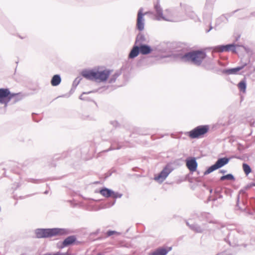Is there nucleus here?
Returning a JSON list of instances; mask_svg holds the SVG:
<instances>
[{
  "label": "nucleus",
  "mask_w": 255,
  "mask_h": 255,
  "mask_svg": "<svg viewBox=\"0 0 255 255\" xmlns=\"http://www.w3.org/2000/svg\"><path fill=\"white\" fill-rule=\"evenodd\" d=\"M111 71L109 70H100L97 69L85 70L82 72V75L88 80L97 82L106 81L109 77Z\"/></svg>",
  "instance_id": "1"
},
{
  "label": "nucleus",
  "mask_w": 255,
  "mask_h": 255,
  "mask_svg": "<svg viewBox=\"0 0 255 255\" xmlns=\"http://www.w3.org/2000/svg\"><path fill=\"white\" fill-rule=\"evenodd\" d=\"M206 57V54L204 52L196 50L186 53L182 57V60L184 62H189L200 66Z\"/></svg>",
  "instance_id": "2"
},
{
  "label": "nucleus",
  "mask_w": 255,
  "mask_h": 255,
  "mask_svg": "<svg viewBox=\"0 0 255 255\" xmlns=\"http://www.w3.org/2000/svg\"><path fill=\"white\" fill-rule=\"evenodd\" d=\"M35 233L38 238H50L57 235H66L69 233L68 230L65 229H37Z\"/></svg>",
  "instance_id": "3"
},
{
  "label": "nucleus",
  "mask_w": 255,
  "mask_h": 255,
  "mask_svg": "<svg viewBox=\"0 0 255 255\" xmlns=\"http://www.w3.org/2000/svg\"><path fill=\"white\" fill-rule=\"evenodd\" d=\"M154 8L156 11L155 18L157 20L168 21H176L177 20L171 9H166L163 11L158 3L154 5Z\"/></svg>",
  "instance_id": "4"
},
{
  "label": "nucleus",
  "mask_w": 255,
  "mask_h": 255,
  "mask_svg": "<svg viewBox=\"0 0 255 255\" xmlns=\"http://www.w3.org/2000/svg\"><path fill=\"white\" fill-rule=\"evenodd\" d=\"M19 96L18 94L11 93L8 89H0V104L3 105L5 108L8 103L15 97Z\"/></svg>",
  "instance_id": "5"
},
{
  "label": "nucleus",
  "mask_w": 255,
  "mask_h": 255,
  "mask_svg": "<svg viewBox=\"0 0 255 255\" xmlns=\"http://www.w3.org/2000/svg\"><path fill=\"white\" fill-rule=\"evenodd\" d=\"M209 129L208 125L199 126L188 132V135L191 138H199L206 134Z\"/></svg>",
  "instance_id": "6"
},
{
  "label": "nucleus",
  "mask_w": 255,
  "mask_h": 255,
  "mask_svg": "<svg viewBox=\"0 0 255 255\" xmlns=\"http://www.w3.org/2000/svg\"><path fill=\"white\" fill-rule=\"evenodd\" d=\"M241 48L244 50L246 48L244 46H240L234 44H227L226 45H219L214 48V50L217 52H224V51H232L234 53H237V50Z\"/></svg>",
  "instance_id": "7"
},
{
  "label": "nucleus",
  "mask_w": 255,
  "mask_h": 255,
  "mask_svg": "<svg viewBox=\"0 0 255 255\" xmlns=\"http://www.w3.org/2000/svg\"><path fill=\"white\" fill-rule=\"evenodd\" d=\"M173 170L171 165H167L162 170L154 177V180L158 183H162Z\"/></svg>",
  "instance_id": "8"
},
{
  "label": "nucleus",
  "mask_w": 255,
  "mask_h": 255,
  "mask_svg": "<svg viewBox=\"0 0 255 255\" xmlns=\"http://www.w3.org/2000/svg\"><path fill=\"white\" fill-rule=\"evenodd\" d=\"M229 161V159L227 157L219 158L213 165L209 167L204 172L205 175L208 174L215 170L220 168L227 164Z\"/></svg>",
  "instance_id": "9"
},
{
  "label": "nucleus",
  "mask_w": 255,
  "mask_h": 255,
  "mask_svg": "<svg viewBox=\"0 0 255 255\" xmlns=\"http://www.w3.org/2000/svg\"><path fill=\"white\" fill-rule=\"evenodd\" d=\"M146 13L147 12H143V8H139L137 12L136 27L139 31H141L144 29L145 19L144 16Z\"/></svg>",
  "instance_id": "10"
},
{
  "label": "nucleus",
  "mask_w": 255,
  "mask_h": 255,
  "mask_svg": "<svg viewBox=\"0 0 255 255\" xmlns=\"http://www.w3.org/2000/svg\"><path fill=\"white\" fill-rule=\"evenodd\" d=\"M186 165L191 172H194L197 170L198 163L194 157L187 158L186 160Z\"/></svg>",
  "instance_id": "11"
},
{
  "label": "nucleus",
  "mask_w": 255,
  "mask_h": 255,
  "mask_svg": "<svg viewBox=\"0 0 255 255\" xmlns=\"http://www.w3.org/2000/svg\"><path fill=\"white\" fill-rule=\"evenodd\" d=\"M171 250V248L168 249L165 248H159L151 253V255H166Z\"/></svg>",
  "instance_id": "12"
},
{
  "label": "nucleus",
  "mask_w": 255,
  "mask_h": 255,
  "mask_svg": "<svg viewBox=\"0 0 255 255\" xmlns=\"http://www.w3.org/2000/svg\"><path fill=\"white\" fill-rule=\"evenodd\" d=\"M140 52L143 55H146L150 53L152 51L151 47L145 44H141L139 47Z\"/></svg>",
  "instance_id": "13"
},
{
  "label": "nucleus",
  "mask_w": 255,
  "mask_h": 255,
  "mask_svg": "<svg viewBox=\"0 0 255 255\" xmlns=\"http://www.w3.org/2000/svg\"><path fill=\"white\" fill-rule=\"evenodd\" d=\"M140 52L139 47L137 46H134L130 51L128 57L129 58H134L136 57Z\"/></svg>",
  "instance_id": "14"
},
{
  "label": "nucleus",
  "mask_w": 255,
  "mask_h": 255,
  "mask_svg": "<svg viewBox=\"0 0 255 255\" xmlns=\"http://www.w3.org/2000/svg\"><path fill=\"white\" fill-rule=\"evenodd\" d=\"M99 193L104 197L108 198L111 197L113 193V190L107 188H104L100 190Z\"/></svg>",
  "instance_id": "15"
},
{
  "label": "nucleus",
  "mask_w": 255,
  "mask_h": 255,
  "mask_svg": "<svg viewBox=\"0 0 255 255\" xmlns=\"http://www.w3.org/2000/svg\"><path fill=\"white\" fill-rule=\"evenodd\" d=\"M187 225L190 227L191 229L198 233H201L204 230V228L199 226L197 224H190L189 223L187 222Z\"/></svg>",
  "instance_id": "16"
},
{
  "label": "nucleus",
  "mask_w": 255,
  "mask_h": 255,
  "mask_svg": "<svg viewBox=\"0 0 255 255\" xmlns=\"http://www.w3.org/2000/svg\"><path fill=\"white\" fill-rule=\"evenodd\" d=\"M76 240V238L74 236H69L66 238L63 242V246L64 247H67L72 243H73Z\"/></svg>",
  "instance_id": "17"
},
{
  "label": "nucleus",
  "mask_w": 255,
  "mask_h": 255,
  "mask_svg": "<svg viewBox=\"0 0 255 255\" xmlns=\"http://www.w3.org/2000/svg\"><path fill=\"white\" fill-rule=\"evenodd\" d=\"M61 79L59 75H55L52 78L51 84L53 86H58L61 82Z\"/></svg>",
  "instance_id": "18"
},
{
  "label": "nucleus",
  "mask_w": 255,
  "mask_h": 255,
  "mask_svg": "<svg viewBox=\"0 0 255 255\" xmlns=\"http://www.w3.org/2000/svg\"><path fill=\"white\" fill-rule=\"evenodd\" d=\"M244 66L229 69L226 70L225 72L228 74H236L240 70L244 68Z\"/></svg>",
  "instance_id": "19"
},
{
  "label": "nucleus",
  "mask_w": 255,
  "mask_h": 255,
  "mask_svg": "<svg viewBox=\"0 0 255 255\" xmlns=\"http://www.w3.org/2000/svg\"><path fill=\"white\" fill-rule=\"evenodd\" d=\"M243 168L244 172L245 173V174L246 175H248L252 171L251 167L247 163H243Z\"/></svg>",
  "instance_id": "20"
},
{
  "label": "nucleus",
  "mask_w": 255,
  "mask_h": 255,
  "mask_svg": "<svg viewBox=\"0 0 255 255\" xmlns=\"http://www.w3.org/2000/svg\"><path fill=\"white\" fill-rule=\"evenodd\" d=\"M96 91H90L88 92H84L81 95V96L79 97V99L81 100L89 101L90 100V99L89 98L87 97L86 96V95L89 93H94Z\"/></svg>",
  "instance_id": "21"
},
{
  "label": "nucleus",
  "mask_w": 255,
  "mask_h": 255,
  "mask_svg": "<svg viewBox=\"0 0 255 255\" xmlns=\"http://www.w3.org/2000/svg\"><path fill=\"white\" fill-rule=\"evenodd\" d=\"M235 179V178L234 176L231 174H228L226 175L222 176L220 180L222 181L225 180H233Z\"/></svg>",
  "instance_id": "22"
},
{
  "label": "nucleus",
  "mask_w": 255,
  "mask_h": 255,
  "mask_svg": "<svg viewBox=\"0 0 255 255\" xmlns=\"http://www.w3.org/2000/svg\"><path fill=\"white\" fill-rule=\"evenodd\" d=\"M238 87L241 91L245 92L246 89V83L245 81H241L238 84Z\"/></svg>",
  "instance_id": "23"
},
{
  "label": "nucleus",
  "mask_w": 255,
  "mask_h": 255,
  "mask_svg": "<svg viewBox=\"0 0 255 255\" xmlns=\"http://www.w3.org/2000/svg\"><path fill=\"white\" fill-rule=\"evenodd\" d=\"M106 234L107 237H110L113 235L119 236L121 235V233L115 231H109L107 232Z\"/></svg>",
  "instance_id": "24"
},
{
  "label": "nucleus",
  "mask_w": 255,
  "mask_h": 255,
  "mask_svg": "<svg viewBox=\"0 0 255 255\" xmlns=\"http://www.w3.org/2000/svg\"><path fill=\"white\" fill-rule=\"evenodd\" d=\"M122 196V195L121 194H120L117 192H115L114 191H113V193H112L111 197H112L114 198H121Z\"/></svg>",
  "instance_id": "25"
},
{
  "label": "nucleus",
  "mask_w": 255,
  "mask_h": 255,
  "mask_svg": "<svg viewBox=\"0 0 255 255\" xmlns=\"http://www.w3.org/2000/svg\"><path fill=\"white\" fill-rule=\"evenodd\" d=\"M19 95V96H18V97H14L13 99H14V102H16L22 99V96H21V95L20 94V93H18Z\"/></svg>",
  "instance_id": "26"
},
{
  "label": "nucleus",
  "mask_w": 255,
  "mask_h": 255,
  "mask_svg": "<svg viewBox=\"0 0 255 255\" xmlns=\"http://www.w3.org/2000/svg\"><path fill=\"white\" fill-rule=\"evenodd\" d=\"M203 216L205 217L206 219H207V220L209 222H210V221L208 220V217L209 216V214H207V213H204L203 215H202Z\"/></svg>",
  "instance_id": "27"
},
{
  "label": "nucleus",
  "mask_w": 255,
  "mask_h": 255,
  "mask_svg": "<svg viewBox=\"0 0 255 255\" xmlns=\"http://www.w3.org/2000/svg\"><path fill=\"white\" fill-rule=\"evenodd\" d=\"M115 76V78L114 79H111V82H112L113 81H115L116 78L118 77V75H115L114 76Z\"/></svg>",
  "instance_id": "28"
},
{
  "label": "nucleus",
  "mask_w": 255,
  "mask_h": 255,
  "mask_svg": "<svg viewBox=\"0 0 255 255\" xmlns=\"http://www.w3.org/2000/svg\"><path fill=\"white\" fill-rule=\"evenodd\" d=\"M226 171L224 170H221V172L222 173H226Z\"/></svg>",
  "instance_id": "29"
},
{
  "label": "nucleus",
  "mask_w": 255,
  "mask_h": 255,
  "mask_svg": "<svg viewBox=\"0 0 255 255\" xmlns=\"http://www.w3.org/2000/svg\"><path fill=\"white\" fill-rule=\"evenodd\" d=\"M212 26H211V27H210V29H209L207 32H209V31L212 29Z\"/></svg>",
  "instance_id": "30"
},
{
  "label": "nucleus",
  "mask_w": 255,
  "mask_h": 255,
  "mask_svg": "<svg viewBox=\"0 0 255 255\" xmlns=\"http://www.w3.org/2000/svg\"><path fill=\"white\" fill-rule=\"evenodd\" d=\"M253 15L255 16V12L253 13Z\"/></svg>",
  "instance_id": "31"
},
{
  "label": "nucleus",
  "mask_w": 255,
  "mask_h": 255,
  "mask_svg": "<svg viewBox=\"0 0 255 255\" xmlns=\"http://www.w3.org/2000/svg\"><path fill=\"white\" fill-rule=\"evenodd\" d=\"M61 255H62V254Z\"/></svg>",
  "instance_id": "32"
}]
</instances>
